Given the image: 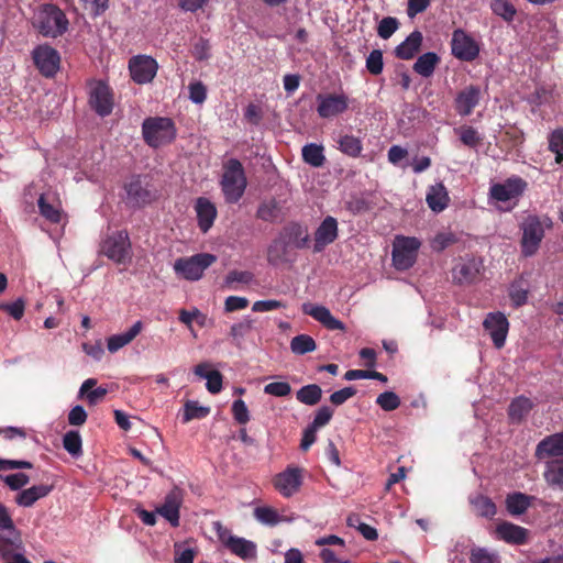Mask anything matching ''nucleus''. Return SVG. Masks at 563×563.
Returning a JSON list of instances; mask_svg holds the SVG:
<instances>
[{
    "label": "nucleus",
    "instance_id": "40",
    "mask_svg": "<svg viewBox=\"0 0 563 563\" xmlns=\"http://www.w3.org/2000/svg\"><path fill=\"white\" fill-rule=\"evenodd\" d=\"M323 151L322 145L316 143L306 144L301 151L302 159L312 167H321L325 162Z\"/></svg>",
    "mask_w": 563,
    "mask_h": 563
},
{
    "label": "nucleus",
    "instance_id": "46",
    "mask_svg": "<svg viewBox=\"0 0 563 563\" xmlns=\"http://www.w3.org/2000/svg\"><path fill=\"white\" fill-rule=\"evenodd\" d=\"M548 150L555 154V163H563V128L553 130L548 136Z\"/></svg>",
    "mask_w": 563,
    "mask_h": 563
},
{
    "label": "nucleus",
    "instance_id": "21",
    "mask_svg": "<svg viewBox=\"0 0 563 563\" xmlns=\"http://www.w3.org/2000/svg\"><path fill=\"white\" fill-rule=\"evenodd\" d=\"M302 312L312 317L329 330H344L343 322L334 318L331 311L324 306L303 303Z\"/></svg>",
    "mask_w": 563,
    "mask_h": 563
},
{
    "label": "nucleus",
    "instance_id": "62",
    "mask_svg": "<svg viewBox=\"0 0 563 563\" xmlns=\"http://www.w3.org/2000/svg\"><path fill=\"white\" fill-rule=\"evenodd\" d=\"M254 278V275L249 271H236L233 269L228 273L225 282L228 285L233 283L250 284Z\"/></svg>",
    "mask_w": 563,
    "mask_h": 563
},
{
    "label": "nucleus",
    "instance_id": "13",
    "mask_svg": "<svg viewBox=\"0 0 563 563\" xmlns=\"http://www.w3.org/2000/svg\"><path fill=\"white\" fill-rule=\"evenodd\" d=\"M157 62L147 55L133 56L129 60L131 78L139 85L151 82L157 73Z\"/></svg>",
    "mask_w": 563,
    "mask_h": 563
},
{
    "label": "nucleus",
    "instance_id": "1",
    "mask_svg": "<svg viewBox=\"0 0 563 563\" xmlns=\"http://www.w3.org/2000/svg\"><path fill=\"white\" fill-rule=\"evenodd\" d=\"M69 21L65 12L53 3L43 4L34 16L33 26L45 37L56 38L67 32Z\"/></svg>",
    "mask_w": 563,
    "mask_h": 563
},
{
    "label": "nucleus",
    "instance_id": "63",
    "mask_svg": "<svg viewBox=\"0 0 563 563\" xmlns=\"http://www.w3.org/2000/svg\"><path fill=\"white\" fill-rule=\"evenodd\" d=\"M249 303L250 301L245 297L229 296L224 301V310L225 312L243 310L249 306Z\"/></svg>",
    "mask_w": 563,
    "mask_h": 563
},
{
    "label": "nucleus",
    "instance_id": "41",
    "mask_svg": "<svg viewBox=\"0 0 563 563\" xmlns=\"http://www.w3.org/2000/svg\"><path fill=\"white\" fill-rule=\"evenodd\" d=\"M322 397V389L317 384L302 386L296 393V398L299 402L308 406L317 405Z\"/></svg>",
    "mask_w": 563,
    "mask_h": 563
},
{
    "label": "nucleus",
    "instance_id": "56",
    "mask_svg": "<svg viewBox=\"0 0 563 563\" xmlns=\"http://www.w3.org/2000/svg\"><path fill=\"white\" fill-rule=\"evenodd\" d=\"M232 415L234 420L240 424H245L250 421V412L246 404L242 399H236L232 404Z\"/></svg>",
    "mask_w": 563,
    "mask_h": 563
},
{
    "label": "nucleus",
    "instance_id": "4",
    "mask_svg": "<svg viewBox=\"0 0 563 563\" xmlns=\"http://www.w3.org/2000/svg\"><path fill=\"white\" fill-rule=\"evenodd\" d=\"M421 242L415 236H396L393 244V264L398 271L411 268L418 257Z\"/></svg>",
    "mask_w": 563,
    "mask_h": 563
},
{
    "label": "nucleus",
    "instance_id": "24",
    "mask_svg": "<svg viewBox=\"0 0 563 563\" xmlns=\"http://www.w3.org/2000/svg\"><path fill=\"white\" fill-rule=\"evenodd\" d=\"M195 210L197 213L199 229L203 233H207L213 225L217 218L216 206L209 199L200 197L196 201Z\"/></svg>",
    "mask_w": 563,
    "mask_h": 563
},
{
    "label": "nucleus",
    "instance_id": "3",
    "mask_svg": "<svg viewBox=\"0 0 563 563\" xmlns=\"http://www.w3.org/2000/svg\"><path fill=\"white\" fill-rule=\"evenodd\" d=\"M142 134L145 143L156 148L174 141L176 129L169 118H147L143 121Z\"/></svg>",
    "mask_w": 563,
    "mask_h": 563
},
{
    "label": "nucleus",
    "instance_id": "29",
    "mask_svg": "<svg viewBox=\"0 0 563 563\" xmlns=\"http://www.w3.org/2000/svg\"><path fill=\"white\" fill-rule=\"evenodd\" d=\"M291 246L278 235L273 242L269 244L267 249V261L269 264L277 266L279 264L286 263L289 261V252Z\"/></svg>",
    "mask_w": 563,
    "mask_h": 563
},
{
    "label": "nucleus",
    "instance_id": "26",
    "mask_svg": "<svg viewBox=\"0 0 563 563\" xmlns=\"http://www.w3.org/2000/svg\"><path fill=\"white\" fill-rule=\"evenodd\" d=\"M530 282L520 275L515 278L508 287V297L514 308H520L528 303L530 295Z\"/></svg>",
    "mask_w": 563,
    "mask_h": 563
},
{
    "label": "nucleus",
    "instance_id": "39",
    "mask_svg": "<svg viewBox=\"0 0 563 563\" xmlns=\"http://www.w3.org/2000/svg\"><path fill=\"white\" fill-rule=\"evenodd\" d=\"M440 58L433 52H428L418 57L413 64V70L422 77H430L435 69Z\"/></svg>",
    "mask_w": 563,
    "mask_h": 563
},
{
    "label": "nucleus",
    "instance_id": "58",
    "mask_svg": "<svg viewBox=\"0 0 563 563\" xmlns=\"http://www.w3.org/2000/svg\"><path fill=\"white\" fill-rule=\"evenodd\" d=\"M189 99L197 104H201L207 99V88L201 81L190 82L188 86Z\"/></svg>",
    "mask_w": 563,
    "mask_h": 563
},
{
    "label": "nucleus",
    "instance_id": "38",
    "mask_svg": "<svg viewBox=\"0 0 563 563\" xmlns=\"http://www.w3.org/2000/svg\"><path fill=\"white\" fill-rule=\"evenodd\" d=\"M254 518L262 525L275 527L283 521H288L284 516L271 506H260L253 511Z\"/></svg>",
    "mask_w": 563,
    "mask_h": 563
},
{
    "label": "nucleus",
    "instance_id": "10",
    "mask_svg": "<svg viewBox=\"0 0 563 563\" xmlns=\"http://www.w3.org/2000/svg\"><path fill=\"white\" fill-rule=\"evenodd\" d=\"M89 106L100 117L109 115L114 106L113 91L111 87L102 81L92 82L89 92Z\"/></svg>",
    "mask_w": 563,
    "mask_h": 563
},
{
    "label": "nucleus",
    "instance_id": "49",
    "mask_svg": "<svg viewBox=\"0 0 563 563\" xmlns=\"http://www.w3.org/2000/svg\"><path fill=\"white\" fill-rule=\"evenodd\" d=\"M210 413L209 407L200 406L197 401L188 400L184 406L183 422L206 418Z\"/></svg>",
    "mask_w": 563,
    "mask_h": 563
},
{
    "label": "nucleus",
    "instance_id": "31",
    "mask_svg": "<svg viewBox=\"0 0 563 563\" xmlns=\"http://www.w3.org/2000/svg\"><path fill=\"white\" fill-rule=\"evenodd\" d=\"M543 477L549 486L563 490V459L548 461Z\"/></svg>",
    "mask_w": 563,
    "mask_h": 563
},
{
    "label": "nucleus",
    "instance_id": "53",
    "mask_svg": "<svg viewBox=\"0 0 563 563\" xmlns=\"http://www.w3.org/2000/svg\"><path fill=\"white\" fill-rule=\"evenodd\" d=\"M366 69L369 74L377 76L384 69L383 52L380 49H373L366 58Z\"/></svg>",
    "mask_w": 563,
    "mask_h": 563
},
{
    "label": "nucleus",
    "instance_id": "36",
    "mask_svg": "<svg viewBox=\"0 0 563 563\" xmlns=\"http://www.w3.org/2000/svg\"><path fill=\"white\" fill-rule=\"evenodd\" d=\"M532 401L523 396L515 398L508 408V416L511 422L519 423L532 409Z\"/></svg>",
    "mask_w": 563,
    "mask_h": 563
},
{
    "label": "nucleus",
    "instance_id": "15",
    "mask_svg": "<svg viewBox=\"0 0 563 563\" xmlns=\"http://www.w3.org/2000/svg\"><path fill=\"white\" fill-rule=\"evenodd\" d=\"M317 112L322 119H329L342 114L349 108V98L344 93H319L317 96Z\"/></svg>",
    "mask_w": 563,
    "mask_h": 563
},
{
    "label": "nucleus",
    "instance_id": "19",
    "mask_svg": "<svg viewBox=\"0 0 563 563\" xmlns=\"http://www.w3.org/2000/svg\"><path fill=\"white\" fill-rule=\"evenodd\" d=\"M181 504V490L174 488L165 496L163 504L156 508V514L164 517L172 527L177 528L179 526Z\"/></svg>",
    "mask_w": 563,
    "mask_h": 563
},
{
    "label": "nucleus",
    "instance_id": "7",
    "mask_svg": "<svg viewBox=\"0 0 563 563\" xmlns=\"http://www.w3.org/2000/svg\"><path fill=\"white\" fill-rule=\"evenodd\" d=\"M101 252L118 264H125L131 260V242L126 231H118L108 236L102 245Z\"/></svg>",
    "mask_w": 563,
    "mask_h": 563
},
{
    "label": "nucleus",
    "instance_id": "20",
    "mask_svg": "<svg viewBox=\"0 0 563 563\" xmlns=\"http://www.w3.org/2000/svg\"><path fill=\"white\" fill-rule=\"evenodd\" d=\"M534 456L539 460L563 459V432L554 433L542 439L536 448Z\"/></svg>",
    "mask_w": 563,
    "mask_h": 563
},
{
    "label": "nucleus",
    "instance_id": "14",
    "mask_svg": "<svg viewBox=\"0 0 563 563\" xmlns=\"http://www.w3.org/2000/svg\"><path fill=\"white\" fill-rule=\"evenodd\" d=\"M452 54L460 60L473 62L479 55V46L476 41L457 29L452 34L451 42Z\"/></svg>",
    "mask_w": 563,
    "mask_h": 563
},
{
    "label": "nucleus",
    "instance_id": "52",
    "mask_svg": "<svg viewBox=\"0 0 563 563\" xmlns=\"http://www.w3.org/2000/svg\"><path fill=\"white\" fill-rule=\"evenodd\" d=\"M471 563H500L498 556L485 548H473L470 552Z\"/></svg>",
    "mask_w": 563,
    "mask_h": 563
},
{
    "label": "nucleus",
    "instance_id": "34",
    "mask_svg": "<svg viewBox=\"0 0 563 563\" xmlns=\"http://www.w3.org/2000/svg\"><path fill=\"white\" fill-rule=\"evenodd\" d=\"M224 544L233 554L241 559H249L255 554V544L244 538L230 536Z\"/></svg>",
    "mask_w": 563,
    "mask_h": 563
},
{
    "label": "nucleus",
    "instance_id": "6",
    "mask_svg": "<svg viewBox=\"0 0 563 563\" xmlns=\"http://www.w3.org/2000/svg\"><path fill=\"white\" fill-rule=\"evenodd\" d=\"M484 264L481 258L465 257L452 268V278L456 285L470 286L482 280Z\"/></svg>",
    "mask_w": 563,
    "mask_h": 563
},
{
    "label": "nucleus",
    "instance_id": "17",
    "mask_svg": "<svg viewBox=\"0 0 563 563\" xmlns=\"http://www.w3.org/2000/svg\"><path fill=\"white\" fill-rule=\"evenodd\" d=\"M482 89L477 85H468L461 89L454 99V109L461 117L472 114L473 110L479 104Z\"/></svg>",
    "mask_w": 563,
    "mask_h": 563
},
{
    "label": "nucleus",
    "instance_id": "43",
    "mask_svg": "<svg viewBox=\"0 0 563 563\" xmlns=\"http://www.w3.org/2000/svg\"><path fill=\"white\" fill-rule=\"evenodd\" d=\"M317 343L312 336L308 334H299L291 339L290 350L294 354L303 355L316 351Z\"/></svg>",
    "mask_w": 563,
    "mask_h": 563
},
{
    "label": "nucleus",
    "instance_id": "2",
    "mask_svg": "<svg viewBox=\"0 0 563 563\" xmlns=\"http://www.w3.org/2000/svg\"><path fill=\"white\" fill-rule=\"evenodd\" d=\"M247 181L242 163L230 158L224 164L221 186L225 200L229 203L238 202L244 195Z\"/></svg>",
    "mask_w": 563,
    "mask_h": 563
},
{
    "label": "nucleus",
    "instance_id": "22",
    "mask_svg": "<svg viewBox=\"0 0 563 563\" xmlns=\"http://www.w3.org/2000/svg\"><path fill=\"white\" fill-rule=\"evenodd\" d=\"M338 236V222L333 217H327L314 232V252H321Z\"/></svg>",
    "mask_w": 563,
    "mask_h": 563
},
{
    "label": "nucleus",
    "instance_id": "16",
    "mask_svg": "<svg viewBox=\"0 0 563 563\" xmlns=\"http://www.w3.org/2000/svg\"><path fill=\"white\" fill-rule=\"evenodd\" d=\"M483 327L488 331L496 349L505 345L509 322L503 312H490L486 316Z\"/></svg>",
    "mask_w": 563,
    "mask_h": 563
},
{
    "label": "nucleus",
    "instance_id": "8",
    "mask_svg": "<svg viewBox=\"0 0 563 563\" xmlns=\"http://www.w3.org/2000/svg\"><path fill=\"white\" fill-rule=\"evenodd\" d=\"M544 238V230L537 216H529L522 223L521 253L529 257L537 253Z\"/></svg>",
    "mask_w": 563,
    "mask_h": 563
},
{
    "label": "nucleus",
    "instance_id": "11",
    "mask_svg": "<svg viewBox=\"0 0 563 563\" xmlns=\"http://www.w3.org/2000/svg\"><path fill=\"white\" fill-rule=\"evenodd\" d=\"M34 65L46 78H52L59 69L60 56L58 52L47 44L36 46L32 52Z\"/></svg>",
    "mask_w": 563,
    "mask_h": 563
},
{
    "label": "nucleus",
    "instance_id": "45",
    "mask_svg": "<svg viewBox=\"0 0 563 563\" xmlns=\"http://www.w3.org/2000/svg\"><path fill=\"white\" fill-rule=\"evenodd\" d=\"M471 503L477 516L493 518L496 515V505L487 496L477 495Z\"/></svg>",
    "mask_w": 563,
    "mask_h": 563
},
{
    "label": "nucleus",
    "instance_id": "25",
    "mask_svg": "<svg viewBox=\"0 0 563 563\" xmlns=\"http://www.w3.org/2000/svg\"><path fill=\"white\" fill-rule=\"evenodd\" d=\"M291 247L305 249L308 246L309 234L307 229L297 222L285 225L279 234Z\"/></svg>",
    "mask_w": 563,
    "mask_h": 563
},
{
    "label": "nucleus",
    "instance_id": "23",
    "mask_svg": "<svg viewBox=\"0 0 563 563\" xmlns=\"http://www.w3.org/2000/svg\"><path fill=\"white\" fill-rule=\"evenodd\" d=\"M496 534L507 543L521 545L528 542L529 531L521 526L504 521L496 527Z\"/></svg>",
    "mask_w": 563,
    "mask_h": 563
},
{
    "label": "nucleus",
    "instance_id": "12",
    "mask_svg": "<svg viewBox=\"0 0 563 563\" xmlns=\"http://www.w3.org/2000/svg\"><path fill=\"white\" fill-rule=\"evenodd\" d=\"M302 482L303 470L298 466H287L274 477L273 485L283 497L289 498L299 492Z\"/></svg>",
    "mask_w": 563,
    "mask_h": 563
},
{
    "label": "nucleus",
    "instance_id": "27",
    "mask_svg": "<svg viewBox=\"0 0 563 563\" xmlns=\"http://www.w3.org/2000/svg\"><path fill=\"white\" fill-rule=\"evenodd\" d=\"M426 201L433 212L439 213L443 211L450 202L445 186L442 183L430 186L427 191Z\"/></svg>",
    "mask_w": 563,
    "mask_h": 563
},
{
    "label": "nucleus",
    "instance_id": "33",
    "mask_svg": "<svg viewBox=\"0 0 563 563\" xmlns=\"http://www.w3.org/2000/svg\"><path fill=\"white\" fill-rule=\"evenodd\" d=\"M533 499V496L519 492L509 494L506 498L507 511L512 516H520L527 511Z\"/></svg>",
    "mask_w": 563,
    "mask_h": 563
},
{
    "label": "nucleus",
    "instance_id": "57",
    "mask_svg": "<svg viewBox=\"0 0 563 563\" xmlns=\"http://www.w3.org/2000/svg\"><path fill=\"white\" fill-rule=\"evenodd\" d=\"M291 387L287 382H273L264 387V393L275 397H286L290 394Z\"/></svg>",
    "mask_w": 563,
    "mask_h": 563
},
{
    "label": "nucleus",
    "instance_id": "18",
    "mask_svg": "<svg viewBox=\"0 0 563 563\" xmlns=\"http://www.w3.org/2000/svg\"><path fill=\"white\" fill-rule=\"evenodd\" d=\"M124 188L128 201L133 207H143L156 199L155 192L148 188V185H143L141 176L132 177Z\"/></svg>",
    "mask_w": 563,
    "mask_h": 563
},
{
    "label": "nucleus",
    "instance_id": "32",
    "mask_svg": "<svg viewBox=\"0 0 563 563\" xmlns=\"http://www.w3.org/2000/svg\"><path fill=\"white\" fill-rule=\"evenodd\" d=\"M52 490V486L35 485L18 494L15 501L23 507L33 506L38 499L47 496Z\"/></svg>",
    "mask_w": 563,
    "mask_h": 563
},
{
    "label": "nucleus",
    "instance_id": "55",
    "mask_svg": "<svg viewBox=\"0 0 563 563\" xmlns=\"http://www.w3.org/2000/svg\"><path fill=\"white\" fill-rule=\"evenodd\" d=\"M398 26L399 22L396 18L386 16L378 24V36L384 40H387L397 31Z\"/></svg>",
    "mask_w": 563,
    "mask_h": 563
},
{
    "label": "nucleus",
    "instance_id": "59",
    "mask_svg": "<svg viewBox=\"0 0 563 563\" xmlns=\"http://www.w3.org/2000/svg\"><path fill=\"white\" fill-rule=\"evenodd\" d=\"M253 328V321L251 319H244L241 322L232 324L230 328V335L234 341L239 343Z\"/></svg>",
    "mask_w": 563,
    "mask_h": 563
},
{
    "label": "nucleus",
    "instance_id": "44",
    "mask_svg": "<svg viewBox=\"0 0 563 563\" xmlns=\"http://www.w3.org/2000/svg\"><path fill=\"white\" fill-rule=\"evenodd\" d=\"M64 449L73 456L79 457L82 455V440L79 431L69 430L63 437Z\"/></svg>",
    "mask_w": 563,
    "mask_h": 563
},
{
    "label": "nucleus",
    "instance_id": "50",
    "mask_svg": "<svg viewBox=\"0 0 563 563\" xmlns=\"http://www.w3.org/2000/svg\"><path fill=\"white\" fill-rule=\"evenodd\" d=\"M279 216V207L275 200L260 205L256 217L266 222H274Z\"/></svg>",
    "mask_w": 563,
    "mask_h": 563
},
{
    "label": "nucleus",
    "instance_id": "30",
    "mask_svg": "<svg viewBox=\"0 0 563 563\" xmlns=\"http://www.w3.org/2000/svg\"><path fill=\"white\" fill-rule=\"evenodd\" d=\"M142 328H143L142 322L136 321L128 331L120 333V334L111 335L108 339V343H107L108 350L111 353H114V352L119 351L120 349H122L123 346L128 345L130 342H132L136 338V335L141 332Z\"/></svg>",
    "mask_w": 563,
    "mask_h": 563
},
{
    "label": "nucleus",
    "instance_id": "54",
    "mask_svg": "<svg viewBox=\"0 0 563 563\" xmlns=\"http://www.w3.org/2000/svg\"><path fill=\"white\" fill-rule=\"evenodd\" d=\"M457 242V238L454 233L452 232H440L438 233L432 242H431V247L433 251H437V252H442L444 251L448 246L454 244Z\"/></svg>",
    "mask_w": 563,
    "mask_h": 563
},
{
    "label": "nucleus",
    "instance_id": "42",
    "mask_svg": "<svg viewBox=\"0 0 563 563\" xmlns=\"http://www.w3.org/2000/svg\"><path fill=\"white\" fill-rule=\"evenodd\" d=\"M454 131L459 135L462 144L470 148H476L483 141V136L472 125L464 124L454 129Z\"/></svg>",
    "mask_w": 563,
    "mask_h": 563
},
{
    "label": "nucleus",
    "instance_id": "47",
    "mask_svg": "<svg viewBox=\"0 0 563 563\" xmlns=\"http://www.w3.org/2000/svg\"><path fill=\"white\" fill-rule=\"evenodd\" d=\"M490 9L506 22H511L517 14V10L510 0H490Z\"/></svg>",
    "mask_w": 563,
    "mask_h": 563
},
{
    "label": "nucleus",
    "instance_id": "5",
    "mask_svg": "<svg viewBox=\"0 0 563 563\" xmlns=\"http://www.w3.org/2000/svg\"><path fill=\"white\" fill-rule=\"evenodd\" d=\"M217 256L210 253H199L189 257L176 260L174 269L177 275L187 280H198L203 272L216 263Z\"/></svg>",
    "mask_w": 563,
    "mask_h": 563
},
{
    "label": "nucleus",
    "instance_id": "48",
    "mask_svg": "<svg viewBox=\"0 0 563 563\" xmlns=\"http://www.w3.org/2000/svg\"><path fill=\"white\" fill-rule=\"evenodd\" d=\"M37 206L40 213L43 218L52 223H59L62 220V210L47 202L45 195H41L37 199Z\"/></svg>",
    "mask_w": 563,
    "mask_h": 563
},
{
    "label": "nucleus",
    "instance_id": "28",
    "mask_svg": "<svg viewBox=\"0 0 563 563\" xmlns=\"http://www.w3.org/2000/svg\"><path fill=\"white\" fill-rule=\"evenodd\" d=\"M422 34L413 31L409 36L395 48V55L399 59L408 60L416 56L422 44Z\"/></svg>",
    "mask_w": 563,
    "mask_h": 563
},
{
    "label": "nucleus",
    "instance_id": "51",
    "mask_svg": "<svg viewBox=\"0 0 563 563\" xmlns=\"http://www.w3.org/2000/svg\"><path fill=\"white\" fill-rule=\"evenodd\" d=\"M376 404L385 411H394L400 406L401 401L396 393L384 391L376 398Z\"/></svg>",
    "mask_w": 563,
    "mask_h": 563
},
{
    "label": "nucleus",
    "instance_id": "37",
    "mask_svg": "<svg viewBox=\"0 0 563 563\" xmlns=\"http://www.w3.org/2000/svg\"><path fill=\"white\" fill-rule=\"evenodd\" d=\"M338 148L345 155L356 158L361 156L363 143L360 137L353 134L340 135L338 140Z\"/></svg>",
    "mask_w": 563,
    "mask_h": 563
},
{
    "label": "nucleus",
    "instance_id": "35",
    "mask_svg": "<svg viewBox=\"0 0 563 563\" xmlns=\"http://www.w3.org/2000/svg\"><path fill=\"white\" fill-rule=\"evenodd\" d=\"M22 549V540L20 533L15 530L9 532L8 537L0 533V556L5 561Z\"/></svg>",
    "mask_w": 563,
    "mask_h": 563
},
{
    "label": "nucleus",
    "instance_id": "9",
    "mask_svg": "<svg viewBox=\"0 0 563 563\" xmlns=\"http://www.w3.org/2000/svg\"><path fill=\"white\" fill-rule=\"evenodd\" d=\"M528 188V183L520 176L508 177L504 183L493 184L489 188V198L499 202L511 199L518 200Z\"/></svg>",
    "mask_w": 563,
    "mask_h": 563
},
{
    "label": "nucleus",
    "instance_id": "64",
    "mask_svg": "<svg viewBox=\"0 0 563 563\" xmlns=\"http://www.w3.org/2000/svg\"><path fill=\"white\" fill-rule=\"evenodd\" d=\"M356 394V389L352 386H349V387H344L340 390H336L334 391L333 394H331L330 396V401L334 405V406H341L343 405L347 399L352 398L353 396H355Z\"/></svg>",
    "mask_w": 563,
    "mask_h": 563
},
{
    "label": "nucleus",
    "instance_id": "61",
    "mask_svg": "<svg viewBox=\"0 0 563 563\" xmlns=\"http://www.w3.org/2000/svg\"><path fill=\"white\" fill-rule=\"evenodd\" d=\"M333 416V409L328 406H322L316 412L313 421L310 423L313 428H322L328 424Z\"/></svg>",
    "mask_w": 563,
    "mask_h": 563
},
{
    "label": "nucleus",
    "instance_id": "60",
    "mask_svg": "<svg viewBox=\"0 0 563 563\" xmlns=\"http://www.w3.org/2000/svg\"><path fill=\"white\" fill-rule=\"evenodd\" d=\"M174 563H194L196 551L190 548L184 549L181 543H175Z\"/></svg>",
    "mask_w": 563,
    "mask_h": 563
}]
</instances>
